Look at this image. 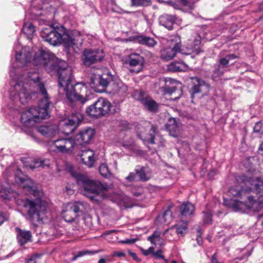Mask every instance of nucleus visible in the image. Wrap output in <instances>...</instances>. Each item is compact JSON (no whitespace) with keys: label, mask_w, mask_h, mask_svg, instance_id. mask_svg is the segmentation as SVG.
<instances>
[{"label":"nucleus","mask_w":263,"mask_h":263,"mask_svg":"<svg viewBox=\"0 0 263 263\" xmlns=\"http://www.w3.org/2000/svg\"><path fill=\"white\" fill-rule=\"evenodd\" d=\"M53 57L49 51L41 49L35 54L32 62L35 66H43L48 72H57L59 91L65 93L67 102L71 107H74L78 102L84 104L87 100L80 94L79 90L85 89V86L79 83L74 84L71 68L63 60H57L54 62Z\"/></svg>","instance_id":"1"},{"label":"nucleus","mask_w":263,"mask_h":263,"mask_svg":"<svg viewBox=\"0 0 263 263\" xmlns=\"http://www.w3.org/2000/svg\"><path fill=\"white\" fill-rule=\"evenodd\" d=\"M238 182L243 183L246 186L251 185L256 194H259L258 199L252 196L248 197V201L244 203L237 199L224 198L223 204L234 212H244L246 210L258 212L263 208V179L249 177L246 175L239 176L237 178Z\"/></svg>","instance_id":"2"},{"label":"nucleus","mask_w":263,"mask_h":263,"mask_svg":"<svg viewBox=\"0 0 263 263\" xmlns=\"http://www.w3.org/2000/svg\"><path fill=\"white\" fill-rule=\"evenodd\" d=\"M29 80L33 82V85L39 90L42 97L39 102L38 107H31L22 114L21 121L24 126L28 128L33 126L40 120L49 118L50 109L53 106L44 84L40 82L39 75L36 74L34 79L28 78V81Z\"/></svg>","instance_id":"3"},{"label":"nucleus","mask_w":263,"mask_h":263,"mask_svg":"<svg viewBox=\"0 0 263 263\" xmlns=\"http://www.w3.org/2000/svg\"><path fill=\"white\" fill-rule=\"evenodd\" d=\"M15 66L17 67H24L28 63L31 62V56L30 49L29 47L23 48L20 52L15 51ZM13 66L10 70V76L14 81H16L14 85V89L17 93L20 101L24 104L27 103L31 98L30 93L27 90L28 86L27 83L22 81L23 77L17 78Z\"/></svg>","instance_id":"4"},{"label":"nucleus","mask_w":263,"mask_h":263,"mask_svg":"<svg viewBox=\"0 0 263 263\" xmlns=\"http://www.w3.org/2000/svg\"><path fill=\"white\" fill-rule=\"evenodd\" d=\"M71 175L76 179L77 183L84 189V195L88 197L94 203H99L107 198L105 191L109 189L110 185L100 181L89 179L86 176L73 171Z\"/></svg>","instance_id":"5"},{"label":"nucleus","mask_w":263,"mask_h":263,"mask_svg":"<svg viewBox=\"0 0 263 263\" xmlns=\"http://www.w3.org/2000/svg\"><path fill=\"white\" fill-rule=\"evenodd\" d=\"M27 214V219L35 226L42 224L47 218V203L40 198H26L22 201Z\"/></svg>","instance_id":"6"},{"label":"nucleus","mask_w":263,"mask_h":263,"mask_svg":"<svg viewBox=\"0 0 263 263\" xmlns=\"http://www.w3.org/2000/svg\"><path fill=\"white\" fill-rule=\"evenodd\" d=\"M62 3L60 0H33L28 13L31 19L45 16L49 21L53 18Z\"/></svg>","instance_id":"7"},{"label":"nucleus","mask_w":263,"mask_h":263,"mask_svg":"<svg viewBox=\"0 0 263 263\" xmlns=\"http://www.w3.org/2000/svg\"><path fill=\"white\" fill-rule=\"evenodd\" d=\"M41 37L46 42L52 45H58L62 43L68 46L75 44L74 40L63 30H56L51 26L42 29L41 31Z\"/></svg>","instance_id":"8"},{"label":"nucleus","mask_w":263,"mask_h":263,"mask_svg":"<svg viewBox=\"0 0 263 263\" xmlns=\"http://www.w3.org/2000/svg\"><path fill=\"white\" fill-rule=\"evenodd\" d=\"M111 107V104L109 101L100 98L92 105L87 107L86 112L89 116L98 118L109 113Z\"/></svg>","instance_id":"9"},{"label":"nucleus","mask_w":263,"mask_h":263,"mask_svg":"<svg viewBox=\"0 0 263 263\" xmlns=\"http://www.w3.org/2000/svg\"><path fill=\"white\" fill-rule=\"evenodd\" d=\"M49 146L51 151L62 153H71L77 148L72 138H62L51 141Z\"/></svg>","instance_id":"10"},{"label":"nucleus","mask_w":263,"mask_h":263,"mask_svg":"<svg viewBox=\"0 0 263 263\" xmlns=\"http://www.w3.org/2000/svg\"><path fill=\"white\" fill-rule=\"evenodd\" d=\"M111 80L112 78L110 76L95 73L90 77V84L96 92H103L106 90V87Z\"/></svg>","instance_id":"11"},{"label":"nucleus","mask_w":263,"mask_h":263,"mask_svg":"<svg viewBox=\"0 0 263 263\" xmlns=\"http://www.w3.org/2000/svg\"><path fill=\"white\" fill-rule=\"evenodd\" d=\"M105 57L103 50L99 49H85L82 54L83 62L86 66L101 61Z\"/></svg>","instance_id":"12"},{"label":"nucleus","mask_w":263,"mask_h":263,"mask_svg":"<svg viewBox=\"0 0 263 263\" xmlns=\"http://www.w3.org/2000/svg\"><path fill=\"white\" fill-rule=\"evenodd\" d=\"M164 94L171 95L176 90H178V96L175 97L173 100L176 101L180 98L182 95L181 83L170 78H166L165 85L161 87Z\"/></svg>","instance_id":"13"},{"label":"nucleus","mask_w":263,"mask_h":263,"mask_svg":"<svg viewBox=\"0 0 263 263\" xmlns=\"http://www.w3.org/2000/svg\"><path fill=\"white\" fill-rule=\"evenodd\" d=\"M174 40L177 43L173 47H167L162 49L160 51V58L162 60L168 61L174 58L177 53L180 51L181 40L179 36H175Z\"/></svg>","instance_id":"14"},{"label":"nucleus","mask_w":263,"mask_h":263,"mask_svg":"<svg viewBox=\"0 0 263 263\" xmlns=\"http://www.w3.org/2000/svg\"><path fill=\"white\" fill-rule=\"evenodd\" d=\"M144 62V59L140 54L132 53L128 55V63L130 67L129 71L136 73L140 72L143 67Z\"/></svg>","instance_id":"15"},{"label":"nucleus","mask_w":263,"mask_h":263,"mask_svg":"<svg viewBox=\"0 0 263 263\" xmlns=\"http://www.w3.org/2000/svg\"><path fill=\"white\" fill-rule=\"evenodd\" d=\"M95 134L94 129L86 128L81 130L74 137L77 147L80 145L88 144L92 140Z\"/></svg>","instance_id":"16"},{"label":"nucleus","mask_w":263,"mask_h":263,"mask_svg":"<svg viewBox=\"0 0 263 263\" xmlns=\"http://www.w3.org/2000/svg\"><path fill=\"white\" fill-rule=\"evenodd\" d=\"M210 89V85L208 83L197 77L193 78V87L191 91L192 96L198 93H206Z\"/></svg>","instance_id":"17"},{"label":"nucleus","mask_w":263,"mask_h":263,"mask_svg":"<svg viewBox=\"0 0 263 263\" xmlns=\"http://www.w3.org/2000/svg\"><path fill=\"white\" fill-rule=\"evenodd\" d=\"M15 181L17 183L21 184V186L24 191L28 193H34L36 190V187L34 183L28 177L20 176L16 175L15 176Z\"/></svg>","instance_id":"18"},{"label":"nucleus","mask_w":263,"mask_h":263,"mask_svg":"<svg viewBox=\"0 0 263 263\" xmlns=\"http://www.w3.org/2000/svg\"><path fill=\"white\" fill-rule=\"evenodd\" d=\"M142 129L143 128H141L139 133H138V137L144 142H148L151 144H154L157 127L155 125H152L148 133L146 132L147 129H143V130H142Z\"/></svg>","instance_id":"19"},{"label":"nucleus","mask_w":263,"mask_h":263,"mask_svg":"<svg viewBox=\"0 0 263 263\" xmlns=\"http://www.w3.org/2000/svg\"><path fill=\"white\" fill-rule=\"evenodd\" d=\"M18 243L23 246L32 241V234L30 231L22 230L18 227L15 229Z\"/></svg>","instance_id":"20"},{"label":"nucleus","mask_w":263,"mask_h":263,"mask_svg":"<svg viewBox=\"0 0 263 263\" xmlns=\"http://www.w3.org/2000/svg\"><path fill=\"white\" fill-rule=\"evenodd\" d=\"M181 221L190 220L195 211V206L191 202H184L180 207Z\"/></svg>","instance_id":"21"},{"label":"nucleus","mask_w":263,"mask_h":263,"mask_svg":"<svg viewBox=\"0 0 263 263\" xmlns=\"http://www.w3.org/2000/svg\"><path fill=\"white\" fill-rule=\"evenodd\" d=\"M166 128L170 135L174 137H177L180 134V127L177 119L170 118L166 124Z\"/></svg>","instance_id":"22"},{"label":"nucleus","mask_w":263,"mask_h":263,"mask_svg":"<svg viewBox=\"0 0 263 263\" xmlns=\"http://www.w3.org/2000/svg\"><path fill=\"white\" fill-rule=\"evenodd\" d=\"M176 21L175 15L163 14L159 17V23L160 25L171 30L173 28V25Z\"/></svg>","instance_id":"23"},{"label":"nucleus","mask_w":263,"mask_h":263,"mask_svg":"<svg viewBox=\"0 0 263 263\" xmlns=\"http://www.w3.org/2000/svg\"><path fill=\"white\" fill-rule=\"evenodd\" d=\"M201 43V37L197 33H195L194 35L189 39L187 43L186 48L189 51L192 52L199 53V45Z\"/></svg>","instance_id":"24"},{"label":"nucleus","mask_w":263,"mask_h":263,"mask_svg":"<svg viewBox=\"0 0 263 263\" xmlns=\"http://www.w3.org/2000/svg\"><path fill=\"white\" fill-rule=\"evenodd\" d=\"M80 121V119L79 118L75 119V117H73L72 119H67L61 121L60 125L64 126V132L68 134L73 131Z\"/></svg>","instance_id":"25"},{"label":"nucleus","mask_w":263,"mask_h":263,"mask_svg":"<svg viewBox=\"0 0 263 263\" xmlns=\"http://www.w3.org/2000/svg\"><path fill=\"white\" fill-rule=\"evenodd\" d=\"M95 153L91 149H87L82 152L80 155L81 161L83 163L89 167H91L95 162Z\"/></svg>","instance_id":"26"},{"label":"nucleus","mask_w":263,"mask_h":263,"mask_svg":"<svg viewBox=\"0 0 263 263\" xmlns=\"http://www.w3.org/2000/svg\"><path fill=\"white\" fill-rule=\"evenodd\" d=\"M135 171L141 181H146L151 178V172L148 167L138 165Z\"/></svg>","instance_id":"27"},{"label":"nucleus","mask_w":263,"mask_h":263,"mask_svg":"<svg viewBox=\"0 0 263 263\" xmlns=\"http://www.w3.org/2000/svg\"><path fill=\"white\" fill-rule=\"evenodd\" d=\"M58 128L55 125L49 126L43 125L38 128V132L43 136L51 138L54 136L57 133Z\"/></svg>","instance_id":"28"},{"label":"nucleus","mask_w":263,"mask_h":263,"mask_svg":"<svg viewBox=\"0 0 263 263\" xmlns=\"http://www.w3.org/2000/svg\"><path fill=\"white\" fill-rule=\"evenodd\" d=\"M68 205L77 216L79 213H84L88 208V204L85 202L76 201L73 203H69Z\"/></svg>","instance_id":"29"},{"label":"nucleus","mask_w":263,"mask_h":263,"mask_svg":"<svg viewBox=\"0 0 263 263\" xmlns=\"http://www.w3.org/2000/svg\"><path fill=\"white\" fill-rule=\"evenodd\" d=\"M142 104L150 112H156L158 110V104L149 96L143 100Z\"/></svg>","instance_id":"30"},{"label":"nucleus","mask_w":263,"mask_h":263,"mask_svg":"<svg viewBox=\"0 0 263 263\" xmlns=\"http://www.w3.org/2000/svg\"><path fill=\"white\" fill-rule=\"evenodd\" d=\"M16 193L9 187L0 186V197L6 200L16 198Z\"/></svg>","instance_id":"31"},{"label":"nucleus","mask_w":263,"mask_h":263,"mask_svg":"<svg viewBox=\"0 0 263 263\" xmlns=\"http://www.w3.org/2000/svg\"><path fill=\"white\" fill-rule=\"evenodd\" d=\"M236 58H237V57L234 54H230L223 57V55L220 53L219 55V65L222 66L225 69H227L229 66V62Z\"/></svg>","instance_id":"32"},{"label":"nucleus","mask_w":263,"mask_h":263,"mask_svg":"<svg viewBox=\"0 0 263 263\" xmlns=\"http://www.w3.org/2000/svg\"><path fill=\"white\" fill-rule=\"evenodd\" d=\"M147 239L155 246H161L164 244V240L160 237V232L158 231H155L151 236L148 237Z\"/></svg>","instance_id":"33"},{"label":"nucleus","mask_w":263,"mask_h":263,"mask_svg":"<svg viewBox=\"0 0 263 263\" xmlns=\"http://www.w3.org/2000/svg\"><path fill=\"white\" fill-rule=\"evenodd\" d=\"M137 40L140 44L148 47H153L157 44L156 41L153 38L148 36H139Z\"/></svg>","instance_id":"34"},{"label":"nucleus","mask_w":263,"mask_h":263,"mask_svg":"<svg viewBox=\"0 0 263 263\" xmlns=\"http://www.w3.org/2000/svg\"><path fill=\"white\" fill-rule=\"evenodd\" d=\"M77 216L69 205H67L66 210L63 212V218L68 222H72Z\"/></svg>","instance_id":"35"},{"label":"nucleus","mask_w":263,"mask_h":263,"mask_svg":"<svg viewBox=\"0 0 263 263\" xmlns=\"http://www.w3.org/2000/svg\"><path fill=\"white\" fill-rule=\"evenodd\" d=\"M251 191V186L248 187L246 190L241 189L239 186H233L229 189V195L232 197H239L241 195V193L245 191L246 192H249Z\"/></svg>","instance_id":"36"},{"label":"nucleus","mask_w":263,"mask_h":263,"mask_svg":"<svg viewBox=\"0 0 263 263\" xmlns=\"http://www.w3.org/2000/svg\"><path fill=\"white\" fill-rule=\"evenodd\" d=\"M23 33L29 40H31L35 32L34 27L32 23L27 22L24 24L23 28Z\"/></svg>","instance_id":"37"},{"label":"nucleus","mask_w":263,"mask_h":263,"mask_svg":"<svg viewBox=\"0 0 263 263\" xmlns=\"http://www.w3.org/2000/svg\"><path fill=\"white\" fill-rule=\"evenodd\" d=\"M187 68L186 65L183 63H172L168 66V69L172 72L184 71Z\"/></svg>","instance_id":"38"},{"label":"nucleus","mask_w":263,"mask_h":263,"mask_svg":"<svg viewBox=\"0 0 263 263\" xmlns=\"http://www.w3.org/2000/svg\"><path fill=\"white\" fill-rule=\"evenodd\" d=\"M109 197L112 201L117 204H124L126 202V197L123 194L114 193Z\"/></svg>","instance_id":"39"},{"label":"nucleus","mask_w":263,"mask_h":263,"mask_svg":"<svg viewBox=\"0 0 263 263\" xmlns=\"http://www.w3.org/2000/svg\"><path fill=\"white\" fill-rule=\"evenodd\" d=\"M188 220H186L184 222L178 223L174 226L176 234L178 236H183L186 233L187 231V222Z\"/></svg>","instance_id":"40"},{"label":"nucleus","mask_w":263,"mask_h":263,"mask_svg":"<svg viewBox=\"0 0 263 263\" xmlns=\"http://www.w3.org/2000/svg\"><path fill=\"white\" fill-rule=\"evenodd\" d=\"M157 219V220H160L162 223H164V224L170 223L172 219L171 211L167 210L163 213L162 215L159 216Z\"/></svg>","instance_id":"41"},{"label":"nucleus","mask_w":263,"mask_h":263,"mask_svg":"<svg viewBox=\"0 0 263 263\" xmlns=\"http://www.w3.org/2000/svg\"><path fill=\"white\" fill-rule=\"evenodd\" d=\"M226 71V69L220 65L218 64L215 66L212 75L213 80L216 81L217 78L221 77Z\"/></svg>","instance_id":"42"},{"label":"nucleus","mask_w":263,"mask_h":263,"mask_svg":"<svg viewBox=\"0 0 263 263\" xmlns=\"http://www.w3.org/2000/svg\"><path fill=\"white\" fill-rule=\"evenodd\" d=\"M127 91V86L122 82H119L115 84L114 91L115 93L122 95Z\"/></svg>","instance_id":"43"},{"label":"nucleus","mask_w":263,"mask_h":263,"mask_svg":"<svg viewBox=\"0 0 263 263\" xmlns=\"http://www.w3.org/2000/svg\"><path fill=\"white\" fill-rule=\"evenodd\" d=\"M176 232L175 228L172 227L169 229H166L163 233L164 237L168 241L174 240L175 239V235Z\"/></svg>","instance_id":"44"},{"label":"nucleus","mask_w":263,"mask_h":263,"mask_svg":"<svg viewBox=\"0 0 263 263\" xmlns=\"http://www.w3.org/2000/svg\"><path fill=\"white\" fill-rule=\"evenodd\" d=\"M133 96L135 99L142 103L143 100H145L149 96L142 90H136L134 91Z\"/></svg>","instance_id":"45"},{"label":"nucleus","mask_w":263,"mask_h":263,"mask_svg":"<svg viewBox=\"0 0 263 263\" xmlns=\"http://www.w3.org/2000/svg\"><path fill=\"white\" fill-rule=\"evenodd\" d=\"M131 5L133 6H142L147 7L151 5L152 1L151 0H130Z\"/></svg>","instance_id":"46"},{"label":"nucleus","mask_w":263,"mask_h":263,"mask_svg":"<svg viewBox=\"0 0 263 263\" xmlns=\"http://www.w3.org/2000/svg\"><path fill=\"white\" fill-rule=\"evenodd\" d=\"M99 171L102 176L107 177L110 175L108 166L105 163H102L99 167Z\"/></svg>","instance_id":"47"},{"label":"nucleus","mask_w":263,"mask_h":263,"mask_svg":"<svg viewBox=\"0 0 263 263\" xmlns=\"http://www.w3.org/2000/svg\"><path fill=\"white\" fill-rule=\"evenodd\" d=\"M203 222L205 224H207L211 223L212 220V214L211 212L210 211H206L203 212Z\"/></svg>","instance_id":"48"},{"label":"nucleus","mask_w":263,"mask_h":263,"mask_svg":"<svg viewBox=\"0 0 263 263\" xmlns=\"http://www.w3.org/2000/svg\"><path fill=\"white\" fill-rule=\"evenodd\" d=\"M33 164H30L29 165V167L32 170L38 168L41 166H44V161L43 160L34 159L33 161Z\"/></svg>","instance_id":"49"},{"label":"nucleus","mask_w":263,"mask_h":263,"mask_svg":"<svg viewBox=\"0 0 263 263\" xmlns=\"http://www.w3.org/2000/svg\"><path fill=\"white\" fill-rule=\"evenodd\" d=\"M40 256V255L37 254L31 255L26 259V263H37V259H39Z\"/></svg>","instance_id":"50"},{"label":"nucleus","mask_w":263,"mask_h":263,"mask_svg":"<svg viewBox=\"0 0 263 263\" xmlns=\"http://www.w3.org/2000/svg\"><path fill=\"white\" fill-rule=\"evenodd\" d=\"M162 250L159 249L155 252L154 251L153 255L156 259L162 258V259H164L165 261H166V260L165 259L164 256L163 255H162Z\"/></svg>","instance_id":"51"},{"label":"nucleus","mask_w":263,"mask_h":263,"mask_svg":"<svg viewBox=\"0 0 263 263\" xmlns=\"http://www.w3.org/2000/svg\"><path fill=\"white\" fill-rule=\"evenodd\" d=\"M136 173H134L133 172L130 173L128 176H127L125 179L127 181L129 182H133L136 181Z\"/></svg>","instance_id":"52"},{"label":"nucleus","mask_w":263,"mask_h":263,"mask_svg":"<svg viewBox=\"0 0 263 263\" xmlns=\"http://www.w3.org/2000/svg\"><path fill=\"white\" fill-rule=\"evenodd\" d=\"M142 189L140 187H138L137 189H136L135 187H131L130 192L135 196L138 197L140 196L141 194Z\"/></svg>","instance_id":"53"},{"label":"nucleus","mask_w":263,"mask_h":263,"mask_svg":"<svg viewBox=\"0 0 263 263\" xmlns=\"http://www.w3.org/2000/svg\"><path fill=\"white\" fill-rule=\"evenodd\" d=\"M180 2L183 6L188 7L191 9L194 8V4L191 3L190 0H180Z\"/></svg>","instance_id":"54"},{"label":"nucleus","mask_w":263,"mask_h":263,"mask_svg":"<svg viewBox=\"0 0 263 263\" xmlns=\"http://www.w3.org/2000/svg\"><path fill=\"white\" fill-rule=\"evenodd\" d=\"M97 253H98L97 251H82L78 252L77 255L79 257L87 254H95Z\"/></svg>","instance_id":"55"},{"label":"nucleus","mask_w":263,"mask_h":263,"mask_svg":"<svg viewBox=\"0 0 263 263\" xmlns=\"http://www.w3.org/2000/svg\"><path fill=\"white\" fill-rule=\"evenodd\" d=\"M201 230L200 228H199L197 230V241L199 245H201L202 244V238L201 237Z\"/></svg>","instance_id":"56"},{"label":"nucleus","mask_w":263,"mask_h":263,"mask_svg":"<svg viewBox=\"0 0 263 263\" xmlns=\"http://www.w3.org/2000/svg\"><path fill=\"white\" fill-rule=\"evenodd\" d=\"M154 251V248L153 247H151L147 250L142 249V252L144 255L147 256L150 254H153Z\"/></svg>","instance_id":"57"},{"label":"nucleus","mask_w":263,"mask_h":263,"mask_svg":"<svg viewBox=\"0 0 263 263\" xmlns=\"http://www.w3.org/2000/svg\"><path fill=\"white\" fill-rule=\"evenodd\" d=\"M125 253H124L123 252H121V251L114 252L112 254L113 257L117 256V257H121L125 256Z\"/></svg>","instance_id":"58"},{"label":"nucleus","mask_w":263,"mask_h":263,"mask_svg":"<svg viewBox=\"0 0 263 263\" xmlns=\"http://www.w3.org/2000/svg\"><path fill=\"white\" fill-rule=\"evenodd\" d=\"M136 240L137 239H126L125 240H122L121 242L126 244H133L134 243Z\"/></svg>","instance_id":"59"},{"label":"nucleus","mask_w":263,"mask_h":263,"mask_svg":"<svg viewBox=\"0 0 263 263\" xmlns=\"http://www.w3.org/2000/svg\"><path fill=\"white\" fill-rule=\"evenodd\" d=\"M217 174V172L215 170H212L208 173V177L210 179H213Z\"/></svg>","instance_id":"60"},{"label":"nucleus","mask_w":263,"mask_h":263,"mask_svg":"<svg viewBox=\"0 0 263 263\" xmlns=\"http://www.w3.org/2000/svg\"><path fill=\"white\" fill-rule=\"evenodd\" d=\"M128 254L129 255L133 258V259L136 260V261H140V259L137 257V255L136 253H134V252H132L131 251H129L128 252Z\"/></svg>","instance_id":"61"},{"label":"nucleus","mask_w":263,"mask_h":263,"mask_svg":"<svg viewBox=\"0 0 263 263\" xmlns=\"http://www.w3.org/2000/svg\"><path fill=\"white\" fill-rule=\"evenodd\" d=\"M6 220V218L2 212H0V226Z\"/></svg>","instance_id":"62"},{"label":"nucleus","mask_w":263,"mask_h":263,"mask_svg":"<svg viewBox=\"0 0 263 263\" xmlns=\"http://www.w3.org/2000/svg\"><path fill=\"white\" fill-rule=\"evenodd\" d=\"M211 262L212 263H220L218 261L217 257H216V254L214 253L212 257L211 258Z\"/></svg>","instance_id":"63"},{"label":"nucleus","mask_w":263,"mask_h":263,"mask_svg":"<svg viewBox=\"0 0 263 263\" xmlns=\"http://www.w3.org/2000/svg\"><path fill=\"white\" fill-rule=\"evenodd\" d=\"M258 153V154H259L261 155H263V142L260 144V145L259 147Z\"/></svg>","instance_id":"64"}]
</instances>
